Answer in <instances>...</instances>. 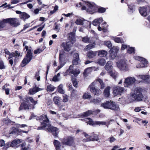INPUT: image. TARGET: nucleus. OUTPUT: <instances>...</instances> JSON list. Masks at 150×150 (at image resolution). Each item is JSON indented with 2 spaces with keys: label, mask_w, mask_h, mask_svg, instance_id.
<instances>
[{
  "label": "nucleus",
  "mask_w": 150,
  "mask_h": 150,
  "mask_svg": "<svg viewBox=\"0 0 150 150\" xmlns=\"http://www.w3.org/2000/svg\"><path fill=\"white\" fill-rule=\"evenodd\" d=\"M84 3L86 6L83 5L82 7V10H85L87 12L91 14H93L97 11L98 7L96 4L93 2L85 1Z\"/></svg>",
  "instance_id": "obj_1"
},
{
  "label": "nucleus",
  "mask_w": 150,
  "mask_h": 150,
  "mask_svg": "<svg viewBox=\"0 0 150 150\" xmlns=\"http://www.w3.org/2000/svg\"><path fill=\"white\" fill-rule=\"evenodd\" d=\"M101 106L104 109H108L114 111H119L120 110L119 106L112 101H108L101 104Z\"/></svg>",
  "instance_id": "obj_2"
},
{
  "label": "nucleus",
  "mask_w": 150,
  "mask_h": 150,
  "mask_svg": "<svg viewBox=\"0 0 150 150\" xmlns=\"http://www.w3.org/2000/svg\"><path fill=\"white\" fill-rule=\"evenodd\" d=\"M25 49L27 51L26 56L22 61L21 66L22 67H24L27 64L29 63L32 59L33 57V53L31 49L28 48L27 46H25Z\"/></svg>",
  "instance_id": "obj_3"
},
{
  "label": "nucleus",
  "mask_w": 150,
  "mask_h": 150,
  "mask_svg": "<svg viewBox=\"0 0 150 150\" xmlns=\"http://www.w3.org/2000/svg\"><path fill=\"white\" fill-rule=\"evenodd\" d=\"M142 89L141 88H137L135 89L134 93L131 94L132 97L136 101H140L142 100L144 96L142 92Z\"/></svg>",
  "instance_id": "obj_4"
},
{
  "label": "nucleus",
  "mask_w": 150,
  "mask_h": 150,
  "mask_svg": "<svg viewBox=\"0 0 150 150\" xmlns=\"http://www.w3.org/2000/svg\"><path fill=\"white\" fill-rule=\"evenodd\" d=\"M42 121L40 122L41 124V126L39 127L38 130L44 129L45 128L47 129L48 126H49V120L46 115H43L40 116L37 119Z\"/></svg>",
  "instance_id": "obj_5"
},
{
  "label": "nucleus",
  "mask_w": 150,
  "mask_h": 150,
  "mask_svg": "<svg viewBox=\"0 0 150 150\" xmlns=\"http://www.w3.org/2000/svg\"><path fill=\"white\" fill-rule=\"evenodd\" d=\"M69 39L70 40V41L67 42L65 44H64V48L65 50L69 51L71 50V47L73 45V43L75 41V37L74 35L71 37L70 35L69 37Z\"/></svg>",
  "instance_id": "obj_6"
},
{
  "label": "nucleus",
  "mask_w": 150,
  "mask_h": 150,
  "mask_svg": "<svg viewBox=\"0 0 150 150\" xmlns=\"http://www.w3.org/2000/svg\"><path fill=\"white\" fill-rule=\"evenodd\" d=\"M136 81V79L133 77L129 76L125 78L124 82V86L125 87H130L134 84Z\"/></svg>",
  "instance_id": "obj_7"
},
{
  "label": "nucleus",
  "mask_w": 150,
  "mask_h": 150,
  "mask_svg": "<svg viewBox=\"0 0 150 150\" xmlns=\"http://www.w3.org/2000/svg\"><path fill=\"white\" fill-rule=\"evenodd\" d=\"M5 53L6 54V57L8 59L13 57L17 58L20 56L19 52L17 51H15L14 52L11 53L7 49H6L5 50Z\"/></svg>",
  "instance_id": "obj_8"
},
{
  "label": "nucleus",
  "mask_w": 150,
  "mask_h": 150,
  "mask_svg": "<svg viewBox=\"0 0 150 150\" xmlns=\"http://www.w3.org/2000/svg\"><path fill=\"white\" fill-rule=\"evenodd\" d=\"M117 67L121 70L127 71L128 69V66L126 62L121 60L117 62Z\"/></svg>",
  "instance_id": "obj_9"
},
{
  "label": "nucleus",
  "mask_w": 150,
  "mask_h": 150,
  "mask_svg": "<svg viewBox=\"0 0 150 150\" xmlns=\"http://www.w3.org/2000/svg\"><path fill=\"white\" fill-rule=\"evenodd\" d=\"M83 134L86 138V139H83V142H86L90 141H97L99 139L98 136L95 135L94 136H90L86 133L83 132Z\"/></svg>",
  "instance_id": "obj_10"
},
{
  "label": "nucleus",
  "mask_w": 150,
  "mask_h": 150,
  "mask_svg": "<svg viewBox=\"0 0 150 150\" xmlns=\"http://www.w3.org/2000/svg\"><path fill=\"white\" fill-rule=\"evenodd\" d=\"M95 85V82H93L89 86V88H90V91L94 95L97 96L100 95L101 93V91L100 89H96L94 86Z\"/></svg>",
  "instance_id": "obj_11"
},
{
  "label": "nucleus",
  "mask_w": 150,
  "mask_h": 150,
  "mask_svg": "<svg viewBox=\"0 0 150 150\" xmlns=\"http://www.w3.org/2000/svg\"><path fill=\"white\" fill-rule=\"evenodd\" d=\"M7 20L8 23L14 27H17L20 24L19 20L16 18H8Z\"/></svg>",
  "instance_id": "obj_12"
},
{
  "label": "nucleus",
  "mask_w": 150,
  "mask_h": 150,
  "mask_svg": "<svg viewBox=\"0 0 150 150\" xmlns=\"http://www.w3.org/2000/svg\"><path fill=\"white\" fill-rule=\"evenodd\" d=\"M47 129L49 132H51L52 133L53 135L55 137H57L59 131L58 129L56 127L51 126L49 123V126H48Z\"/></svg>",
  "instance_id": "obj_13"
},
{
  "label": "nucleus",
  "mask_w": 150,
  "mask_h": 150,
  "mask_svg": "<svg viewBox=\"0 0 150 150\" xmlns=\"http://www.w3.org/2000/svg\"><path fill=\"white\" fill-rule=\"evenodd\" d=\"M23 140L19 139H16L12 141L10 144V146L15 148L19 147L20 145H19L23 142Z\"/></svg>",
  "instance_id": "obj_14"
},
{
  "label": "nucleus",
  "mask_w": 150,
  "mask_h": 150,
  "mask_svg": "<svg viewBox=\"0 0 150 150\" xmlns=\"http://www.w3.org/2000/svg\"><path fill=\"white\" fill-rule=\"evenodd\" d=\"M43 89L42 88H40L35 86L33 88H31L29 90L28 93L30 95H33L35 94L37 92L43 90Z\"/></svg>",
  "instance_id": "obj_15"
},
{
  "label": "nucleus",
  "mask_w": 150,
  "mask_h": 150,
  "mask_svg": "<svg viewBox=\"0 0 150 150\" xmlns=\"http://www.w3.org/2000/svg\"><path fill=\"white\" fill-rule=\"evenodd\" d=\"M124 91V88L121 87L117 86L114 88L113 91V93L116 96L120 94Z\"/></svg>",
  "instance_id": "obj_16"
},
{
  "label": "nucleus",
  "mask_w": 150,
  "mask_h": 150,
  "mask_svg": "<svg viewBox=\"0 0 150 150\" xmlns=\"http://www.w3.org/2000/svg\"><path fill=\"white\" fill-rule=\"evenodd\" d=\"M149 7H142L139 8V11L141 15L143 16H146L147 14V9Z\"/></svg>",
  "instance_id": "obj_17"
},
{
  "label": "nucleus",
  "mask_w": 150,
  "mask_h": 150,
  "mask_svg": "<svg viewBox=\"0 0 150 150\" xmlns=\"http://www.w3.org/2000/svg\"><path fill=\"white\" fill-rule=\"evenodd\" d=\"M62 142L65 145L71 146L74 144V140L72 137H69L66 139L64 140Z\"/></svg>",
  "instance_id": "obj_18"
},
{
  "label": "nucleus",
  "mask_w": 150,
  "mask_h": 150,
  "mask_svg": "<svg viewBox=\"0 0 150 150\" xmlns=\"http://www.w3.org/2000/svg\"><path fill=\"white\" fill-rule=\"evenodd\" d=\"M142 59L140 61V63L137 64V67L138 68H142L146 66L147 64V62L144 58H142Z\"/></svg>",
  "instance_id": "obj_19"
},
{
  "label": "nucleus",
  "mask_w": 150,
  "mask_h": 150,
  "mask_svg": "<svg viewBox=\"0 0 150 150\" xmlns=\"http://www.w3.org/2000/svg\"><path fill=\"white\" fill-rule=\"evenodd\" d=\"M103 21L102 18H98L94 20L93 22V24L94 26L99 25Z\"/></svg>",
  "instance_id": "obj_20"
},
{
  "label": "nucleus",
  "mask_w": 150,
  "mask_h": 150,
  "mask_svg": "<svg viewBox=\"0 0 150 150\" xmlns=\"http://www.w3.org/2000/svg\"><path fill=\"white\" fill-rule=\"evenodd\" d=\"M74 60L73 62V63L74 65H76L78 62L79 60V55L77 53H75L73 55Z\"/></svg>",
  "instance_id": "obj_21"
},
{
  "label": "nucleus",
  "mask_w": 150,
  "mask_h": 150,
  "mask_svg": "<svg viewBox=\"0 0 150 150\" xmlns=\"http://www.w3.org/2000/svg\"><path fill=\"white\" fill-rule=\"evenodd\" d=\"M8 23L7 18L0 21V30L5 27Z\"/></svg>",
  "instance_id": "obj_22"
},
{
  "label": "nucleus",
  "mask_w": 150,
  "mask_h": 150,
  "mask_svg": "<svg viewBox=\"0 0 150 150\" xmlns=\"http://www.w3.org/2000/svg\"><path fill=\"white\" fill-rule=\"evenodd\" d=\"M30 109L29 107L25 103H21L19 107V110H21L23 109L28 110Z\"/></svg>",
  "instance_id": "obj_23"
},
{
  "label": "nucleus",
  "mask_w": 150,
  "mask_h": 150,
  "mask_svg": "<svg viewBox=\"0 0 150 150\" xmlns=\"http://www.w3.org/2000/svg\"><path fill=\"white\" fill-rule=\"evenodd\" d=\"M127 6H128V11L130 13H132L135 11V6L133 4H128Z\"/></svg>",
  "instance_id": "obj_24"
},
{
  "label": "nucleus",
  "mask_w": 150,
  "mask_h": 150,
  "mask_svg": "<svg viewBox=\"0 0 150 150\" xmlns=\"http://www.w3.org/2000/svg\"><path fill=\"white\" fill-rule=\"evenodd\" d=\"M74 71L73 66L71 65L70 66L69 68L67 70L66 72L64 74V76H66L68 75L69 74H72Z\"/></svg>",
  "instance_id": "obj_25"
},
{
  "label": "nucleus",
  "mask_w": 150,
  "mask_h": 150,
  "mask_svg": "<svg viewBox=\"0 0 150 150\" xmlns=\"http://www.w3.org/2000/svg\"><path fill=\"white\" fill-rule=\"evenodd\" d=\"M110 87L108 86L104 90L103 92L105 96L106 97H108L110 95Z\"/></svg>",
  "instance_id": "obj_26"
},
{
  "label": "nucleus",
  "mask_w": 150,
  "mask_h": 150,
  "mask_svg": "<svg viewBox=\"0 0 150 150\" xmlns=\"http://www.w3.org/2000/svg\"><path fill=\"white\" fill-rule=\"evenodd\" d=\"M101 99L99 98H93L91 100L90 103H91L96 104L99 103L101 101Z\"/></svg>",
  "instance_id": "obj_27"
},
{
  "label": "nucleus",
  "mask_w": 150,
  "mask_h": 150,
  "mask_svg": "<svg viewBox=\"0 0 150 150\" xmlns=\"http://www.w3.org/2000/svg\"><path fill=\"white\" fill-rule=\"evenodd\" d=\"M53 143L56 150H60L61 145L59 142L58 141L55 140L54 141Z\"/></svg>",
  "instance_id": "obj_28"
},
{
  "label": "nucleus",
  "mask_w": 150,
  "mask_h": 150,
  "mask_svg": "<svg viewBox=\"0 0 150 150\" xmlns=\"http://www.w3.org/2000/svg\"><path fill=\"white\" fill-rule=\"evenodd\" d=\"M20 17L21 19L25 20L29 18L30 17V16L25 13L23 12L21 14Z\"/></svg>",
  "instance_id": "obj_29"
},
{
  "label": "nucleus",
  "mask_w": 150,
  "mask_h": 150,
  "mask_svg": "<svg viewBox=\"0 0 150 150\" xmlns=\"http://www.w3.org/2000/svg\"><path fill=\"white\" fill-rule=\"evenodd\" d=\"M97 52H98V56L100 57L105 56L107 54V52L105 50H101Z\"/></svg>",
  "instance_id": "obj_30"
},
{
  "label": "nucleus",
  "mask_w": 150,
  "mask_h": 150,
  "mask_svg": "<svg viewBox=\"0 0 150 150\" xmlns=\"http://www.w3.org/2000/svg\"><path fill=\"white\" fill-rule=\"evenodd\" d=\"M97 52H93V51H90L87 54V56L89 58H92L94 57L96 54Z\"/></svg>",
  "instance_id": "obj_31"
},
{
  "label": "nucleus",
  "mask_w": 150,
  "mask_h": 150,
  "mask_svg": "<svg viewBox=\"0 0 150 150\" xmlns=\"http://www.w3.org/2000/svg\"><path fill=\"white\" fill-rule=\"evenodd\" d=\"M60 98L59 97H54L53 98L54 103L57 106L60 105Z\"/></svg>",
  "instance_id": "obj_32"
},
{
  "label": "nucleus",
  "mask_w": 150,
  "mask_h": 150,
  "mask_svg": "<svg viewBox=\"0 0 150 150\" xmlns=\"http://www.w3.org/2000/svg\"><path fill=\"white\" fill-rule=\"evenodd\" d=\"M95 82V84L97 82H99L100 85V88L101 89H103L105 87V84H104L103 81L100 79H97L96 81Z\"/></svg>",
  "instance_id": "obj_33"
},
{
  "label": "nucleus",
  "mask_w": 150,
  "mask_h": 150,
  "mask_svg": "<svg viewBox=\"0 0 150 150\" xmlns=\"http://www.w3.org/2000/svg\"><path fill=\"white\" fill-rule=\"evenodd\" d=\"M95 67H89L87 68L85 70V71L83 72V75L86 76L87 74H89L91 71V69H94Z\"/></svg>",
  "instance_id": "obj_34"
},
{
  "label": "nucleus",
  "mask_w": 150,
  "mask_h": 150,
  "mask_svg": "<svg viewBox=\"0 0 150 150\" xmlns=\"http://www.w3.org/2000/svg\"><path fill=\"white\" fill-rule=\"evenodd\" d=\"M95 67H89L87 68L85 70V71L83 72V75L86 76L87 74H89L91 71V69H94Z\"/></svg>",
  "instance_id": "obj_35"
},
{
  "label": "nucleus",
  "mask_w": 150,
  "mask_h": 150,
  "mask_svg": "<svg viewBox=\"0 0 150 150\" xmlns=\"http://www.w3.org/2000/svg\"><path fill=\"white\" fill-rule=\"evenodd\" d=\"M112 62L110 61L108 62L105 66V69L107 70H109L112 68Z\"/></svg>",
  "instance_id": "obj_36"
},
{
  "label": "nucleus",
  "mask_w": 150,
  "mask_h": 150,
  "mask_svg": "<svg viewBox=\"0 0 150 150\" xmlns=\"http://www.w3.org/2000/svg\"><path fill=\"white\" fill-rule=\"evenodd\" d=\"M110 75L113 78L115 79L117 76V73L115 71H111L109 72Z\"/></svg>",
  "instance_id": "obj_37"
},
{
  "label": "nucleus",
  "mask_w": 150,
  "mask_h": 150,
  "mask_svg": "<svg viewBox=\"0 0 150 150\" xmlns=\"http://www.w3.org/2000/svg\"><path fill=\"white\" fill-rule=\"evenodd\" d=\"M107 123L105 121H95L94 124L95 125H106Z\"/></svg>",
  "instance_id": "obj_38"
},
{
  "label": "nucleus",
  "mask_w": 150,
  "mask_h": 150,
  "mask_svg": "<svg viewBox=\"0 0 150 150\" xmlns=\"http://www.w3.org/2000/svg\"><path fill=\"white\" fill-rule=\"evenodd\" d=\"M63 85L62 84H60L58 86V91L60 93L62 94H64V91L63 90Z\"/></svg>",
  "instance_id": "obj_39"
},
{
  "label": "nucleus",
  "mask_w": 150,
  "mask_h": 150,
  "mask_svg": "<svg viewBox=\"0 0 150 150\" xmlns=\"http://www.w3.org/2000/svg\"><path fill=\"white\" fill-rule=\"evenodd\" d=\"M60 74L58 73L57 75H55L52 79V81H57L60 80Z\"/></svg>",
  "instance_id": "obj_40"
},
{
  "label": "nucleus",
  "mask_w": 150,
  "mask_h": 150,
  "mask_svg": "<svg viewBox=\"0 0 150 150\" xmlns=\"http://www.w3.org/2000/svg\"><path fill=\"white\" fill-rule=\"evenodd\" d=\"M139 78H141L143 80H147L149 79L150 76L149 75H139L137 76Z\"/></svg>",
  "instance_id": "obj_41"
},
{
  "label": "nucleus",
  "mask_w": 150,
  "mask_h": 150,
  "mask_svg": "<svg viewBox=\"0 0 150 150\" xmlns=\"http://www.w3.org/2000/svg\"><path fill=\"white\" fill-rule=\"evenodd\" d=\"M119 50V48L118 47H113L110 50V52H112L117 54Z\"/></svg>",
  "instance_id": "obj_42"
},
{
  "label": "nucleus",
  "mask_w": 150,
  "mask_h": 150,
  "mask_svg": "<svg viewBox=\"0 0 150 150\" xmlns=\"http://www.w3.org/2000/svg\"><path fill=\"white\" fill-rule=\"evenodd\" d=\"M85 121L89 125H95L94 124V122L91 119L89 118H86L85 120Z\"/></svg>",
  "instance_id": "obj_43"
},
{
  "label": "nucleus",
  "mask_w": 150,
  "mask_h": 150,
  "mask_svg": "<svg viewBox=\"0 0 150 150\" xmlns=\"http://www.w3.org/2000/svg\"><path fill=\"white\" fill-rule=\"evenodd\" d=\"M97 62L101 66H103L105 64L106 61L103 58H101L99 59Z\"/></svg>",
  "instance_id": "obj_44"
},
{
  "label": "nucleus",
  "mask_w": 150,
  "mask_h": 150,
  "mask_svg": "<svg viewBox=\"0 0 150 150\" xmlns=\"http://www.w3.org/2000/svg\"><path fill=\"white\" fill-rule=\"evenodd\" d=\"M26 100H29L32 103L34 104V105L37 103V101L35 100L32 97H28L26 98Z\"/></svg>",
  "instance_id": "obj_45"
},
{
  "label": "nucleus",
  "mask_w": 150,
  "mask_h": 150,
  "mask_svg": "<svg viewBox=\"0 0 150 150\" xmlns=\"http://www.w3.org/2000/svg\"><path fill=\"white\" fill-rule=\"evenodd\" d=\"M92 112L90 110H89L88 111L84 112L82 114V116L83 117H86L89 116L90 115L92 114Z\"/></svg>",
  "instance_id": "obj_46"
},
{
  "label": "nucleus",
  "mask_w": 150,
  "mask_h": 150,
  "mask_svg": "<svg viewBox=\"0 0 150 150\" xmlns=\"http://www.w3.org/2000/svg\"><path fill=\"white\" fill-rule=\"evenodd\" d=\"M55 88L52 85H48L47 88V91H54Z\"/></svg>",
  "instance_id": "obj_47"
},
{
  "label": "nucleus",
  "mask_w": 150,
  "mask_h": 150,
  "mask_svg": "<svg viewBox=\"0 0 150 150\" xmlns=\"http://www.w3.org/2000/svg\"><path fill=\"white\" fill-rule=\"evenodd\" d=\"M134 47H129L127 50V52L129 54L134 53Z\"/></svg>",
  "instance_id": "obj_48"
},
{
  "label": "nucleus",
  "mask_w": 150,
  "mask_h": 150,
  "mask_svg": "<svg viewBox=\"0 0 150 150\" xmlns=\"http://www.w3.org/2000/svg\"><path fill=\"white\" fill-rule=\"evenodd\" d=\"M104 44L109 48L112 47V44L110 41H105L104 42Z\"/></svg>",
  "instance_id": "obj_49"
},
{
  "label": "nucleus",
  "mask_w": 150,
  "mask_h": 150,
  "mask_svg": "<svg viewBox=\"0 0 150 150\" xmlns=\"http://www.w3.org/2000/svg\"><path fill=\"white\" fill-rule=\"evenodd\" d=\"M6 66L4 65L3 61L0 59V69H5Z\"/></svg>",
  "instance_id": "obj_50"
},
{
  "label": "nucleus",
  "mask_w": 150,
  "mask_h": 150,
  "mask_svg": "<svg viewBox=\"0 0 150 150\" xmlns=\"http://www.w3.org/2000/svg\"><path fill=\"white\" fill-rule=\"evenodd\" d=\"M105 8L103 7H100L97 8V11L99 13H102L105 12Z\"/></svg>",
  "instance_id": "obj_51"
},
{
  "label": "nucleus",
  "mask_w": 150,
  "mask_h": 150,
  "mask_svg": "<svg viewBox=\"0 0 150 150\" xmlns=\"http://www.w3.org/2000/svg\"><path fill=\"white\" fill-rule=\"evenodd\" d=\"M83 98L87 99L91 98V96L89 93H85L83 96Z\"/></svg>",
  "instance_id": "obj_52"
},
{
  "label": "nucleus",
  "mask_w": 150,
  "mask_h": 150,
  "mask_svg": "<svg viewBox=\"0 0 150 150\" xmlns=\"http://www.w3.org/2000/svg\"><path fill=\"white\" fill-rule=\"evenodd\" d=\"M80 71L79 69H76L75 70H74L73 74L75 76H76L79 73Z\"/></svg>",
  "instance_id": "obj_53"
},
{
  "label": "nucleus",
  "mask_w": 150,
  "mask_h": 150,
  "mask_svg": "<svg viewBox=\"0 0 150 150\" xmlns=\"http://www.w3.org/2000/svg\"><path fill=\"white\" fill-rule=\"evenodd\" d=\"M94 47V45L93 44H89L86 46L85 47L86 50H90Z\"/></svg>",
  "instance_id": "obj_54"
},
{
  "label": "nucleus",
  "mask_w": 150,
  "mask_h": 150,
  "mask_svg": "<svg viewBox=\"0 0 150 150\" xmlns=\"http://www.w3.org/2000/svg\"><path fill=\"white\" fill-rule=\"evenodd\" d=\"M69 100L68 97L66 95L64 94L63 95V101L64 103L68 101Z\"/></svg>",
  "instance_id": "obj_55"
},
{
  "label": "nucleus",
  "mask_w": 150,
  "mask_h": 150,
  "mask_svg": "<svg viewBox=\"0 0 150 150\" xmlns=\"http://www.w3.org/2000/svg\"><path fill=\"white\" fill-rule=\"evenodd\" d=\"M64 55L63 54H62L61 53L59 54V59L60 62L62 63V61L64 60Z\"/></svg>",
  "instance_id": "obj_56"
},
{
  "label": "nucleus",
  "mask_w": 150,
  "mask_h": 150,
  "mask_svg": "<svg viewBox=\"0 0 150 150\" xmlns=\"http://www.w3.org/2000/svg\"><path fill=\"white\" fill-rule=\"evenodd\" d=\"M75 23L77 25H83V21L80 19H78L75 22Z\"/></svg>",
  "instance_id": "obj_57"
},
{
  "label": "nucleus",
  "mask_w": 150,
  "mask_h": 150,
  "mask_svg": "<svg viewBox=\"0 0 150 150\" xmlns=\"http://www.w3.org/2000/svg\"><path fill=\"white\" fill-rule=\"evenodd\" d=\"M26 143L25 142L21 144V150H28V147H26Z\"/></svg>",
  "instance_id": "obj_58"
},
{
  "label": "nucleus",
  "mask_w": 150,
  "mask_h": 150,
  "mask_svg": "<svg viewBox=\"0 0 150 150\" xmlns=\"http://www.w3.org/2000/svg\"><path fill=\"white\" fill-rule=\"evenodd\" d=\"M58 110H65V105H58Z\"/></svg>",
  "instance_id": "obj_59"
},
{
  "label": "nucleus",
  "mask_w": 150,
  "mask_h": 150,
  "mask_svg": "<svg viewBox=\"0 0 150 150\" xmlns=\"http://www.w3.org/2000/svg\"><path fill=\"white\" fill-rule=\"evenodd\" d=\"M110 56L111 58V59H114L116 56L117 54L114 53V52H110Z\"/></svg>",
  "instance_id": "obj_60"
},
{
  "label": "nucleus",
  "mask_w": 150,
  "mask_h": 150,
  "mask_svg": "<svg viewBox=\"0 0 150 150\" xmlns=\"http://www.w3.org/2000/svg\"><path fill=\"white\" fill-rule=\"evenodd\" d=\"M42 51L43 50L39 48L34 50V53L35 54H39L42 52Z\"/></svg>",
  "instance_id": "obj_61"
},
{
  "label": "nucleus",
  "mask_w": 150,
  "mask_h": 150,
  "mask_svg": "<svg viewBox=\"0 0 150 150\" xmlns=\"http://www.w3.org/2000/svg\"><path fill=\"white\" fill-rule=\"evenodd\" d=\"M82 41L85 43L89 42V38L87 37L83 38L82 39Z\"/></svg>",
  "instance_id": "obj_62"
},
{
  "label": "nucleus",
  "mask_w": 150,
  "mask_h": 150,
  "mask_svg": "<svg viewBox=\"0 0 150 150\" xmlns=\"http://www.w3.org/2000/svg\"><path fill=\"white\" fill-rule=\"evenodd\" d=\"M129 47V46H127V45L123 44L122 45L121 50H124L126 48H127Z\"/></svg>",
  "instance_id": "obj_63"
},
{
  "label": "nucleus",
  "mask_w": 150,
  "mask_h": 150,
  "mask_svg": "<svg viewBox=\"0 0 150 150\" xmlns=\"http://www.w3.org/2000/svg\"><path fill=\"white\" fill-rule=\"evenodd\" d=\"M3 122L6 123H11L12 122L10 120H8V119H4L3 120Z\"/></svg>",
  "instance_id": "obj_64"
}]
</instances>
